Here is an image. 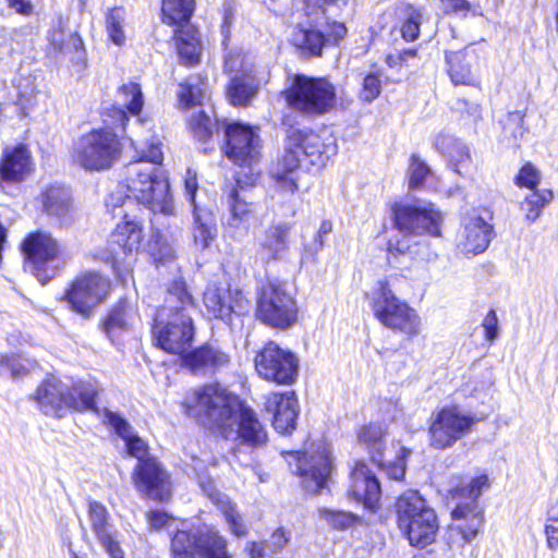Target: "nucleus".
<instances>
[{"instance_id":"f257e3e1","label":"nucleus","mask_w":558,"mask_h":558,"mask_svg":"<svg viewBox=\"0 0 558 558\" xmlns=\"http://www.w3.org/2000/svg\"><path fill=\"white\" fill-rule=\"evenodd\" d=\"M163 156L159 142L143 147L138 160L125 167L124 184H120L107 201L113 207L123 206L125 201L134 198L153 213L174 214V204L169 192L168 180L161 174L157 165Z\"/></svg>"},{"instance_id":"f03ea898","label":"nucleus","mask_w":558,"mask_h":558,"mask_svg":"<svg viewBox=\"0 0 558 558\" xmlns=\"http://www.w3.org/2000/svg\"><path fill=\"white\" fill-rule=\"evenodd\" d=\"M333 151V143L326 144L320 135L312 130L290 129L284 151L270 170L276 191L293 195L300 190L301 156L306 157L312 165H324Z\"/></svg>"},{"instance_id":"7ed1b4c3","label":"nucleus","mask_w":558,"mask_h":558,"mask_svg":"<svg viewBox=\"0 0 558 558\" xmlns=\"http://www.w3.org/2000/svg\"><path fill=\"white\" fill-rule=\"evenodd\" d=\"M348 0H302L306 22L296 26L292 44L311 56H320L327 44H338L347 35L343 23L332 21Z\"/></svg>"},{"instance_id":"20e7f679","label":"nucleus","mask_w":558,"mask_h":558,"mask_svg":"<svg viewBox=\"0 0 558 558\" xmlns=\"http://www.w3.org/2000/svg\"><path fill=\"white\" fill-rule=\"evenodd\" d=\"M192 296L183 281H173L169 289L167 306L157 312L153 336L157 345L166 352L183 353L194 338V326L190 314Z\"/></svg>"},{"instance_id":"39448f33","label":"nucleus","mask_w":558,"mask_h":558,"mask_svg":"<svg viewBox=\"0 0 558 558\" xmlns=\"http://www.w3.org/2000/svg\"><path fill=\"white\" fill-rule=\"evenodd\" d=\"M187 413L221 435L233 430V414L241 404L238 397L219 384H208L191 391L184 401Z\"/></svg>"},{"instance_id":"423d86ee","label":"nucleus","mask_w":558,"mask_h":558,"mask_svg":"<svg viewBox=\"0 0 558 558\" xmlns=\"http://www.w3.org/2000/svg\"><path fill=\"white\" fill-rule=\"evenodd\" d=\"M399 529L410 544L426 547L435 539L438 520L435 510L417 490H407L395 505Z\"/></svg>"},{"instance_id":"0eeeda50","label":"nucleus","mask_w":558,"mask_h":558,"mask_svg":"<svg viewBox=\"0 0 558 558\" xmlns=\"http://www.w3.org/2000/svg\"><path fill=\"white\" fill-rule=\"evenodd\" d=\"M122 153V143L112 128L95 129L82 135L73 147V159L86 170L109 169Z\"/></svg>"},{"instance_id":"6e6552de","label":"nucleus","mask_w":558,"mask_h":558,"mask_svg":"<svg viewBox=\"0 0 558 558\" xmlns=\"http://www.w3.org/2000/svg\"><path fill=\"white\" fill-rule=\"evenodd\" d=\"M289 458V466L301 477V484L307 493L318 495L328 488L335 469L328 444H312L303 452H290Z\"/></svg>"},{"instance_id":"1a4fd4ad","label":"nucleus","mask_w":558,"mask_h":558,"mask_svg":"<svg viewBox=\"0 0 558 558\" xmlns=\"http://www.w3.org/2000/svg\"><path fill=\"white\" fill-rule=\"evenodd\" d=\"M375 317L387 328L410 337L420 332L421 319L408 303L396 296L388 280H379L371 292Z\"/></svg>"},{"instance_id":"9d476101","label":"nucleus","mask_w":558,"mask_h":558,"mask_svg":"<svg viewBox=\"0 0 558 558\" xmlns=\"http://www.w3.org/2000/svg\"><path fill=\"white\" fill-rule=\"evenodd\" d=\"M286 100L294 110L307 114H324L336 107V87L325 77L298 74L286 90Z\"/></svg>"},{"instance_id":"9b49d317","label":"nucleus","mask_w":558,"mask_h":558,"mask_svg":"<svg viewBox=\"0 0 558 558\" xmlns=\"http://www.w3.org/2000/svg\"><path fill=\"white\" fill-rule=\"evenodd\" d=\"M488 487L487 475H480L451 490L452 497L458 500V504L452 511L454 523L450 530L458 532L465 543L471 542L483 525V512L476 501L483 490Z\"/></svg>"},{"instance_id":"f8f14e48","label":"nucleus","mask_w":558,"mask_h":558,"mask_svg":"<svg viewBox=\"0 0 558 558\" xmlns=\"http://www.w3.org/2000/svg\"><path fill=\"white\" fill-rule=\"evenodd\" d=\"M227 539L211 526L178 529L171 538L172 558H231Z\"/></svg>"},{"instance_id":"ddd939ff","label":"nucleus","mask_w":558,"mask_h":558,"mask_svg":"<svg viewBox=\"0 0 558 558\" xmlns=\"http://www.w3.org/2000/svg\"><path fill=\"white\" fill-rule=\"evenodd\" d=\"M256 316L267 326L288 329L298 319L296 302L284 284L270 280L258 293Z\"/></svg>"},{"instance_id":"4468645a","label":"nucleus","mask_w":558,"mask_h":558,"mask_svg":"<svg viewBox=\"0 0 558 558\" xmlns=\"http://www.w3.org/2000/svg\"><path fill=\"white\" fill-rule=\"evenodd\" d=\"M476 423L475 416L458 405L442 407L429 420L428 435L430 447L444 450L471 433Z\"/></svg>"},{"instance_id":"2eb2a0df","label":"nucleus","mask_w":558,"mask_h":558,"mask_svg":"<svg viewBox=\"0 0 558 558\" xmlns=\"http://www.w3.org/2000/svg\"><path fill=\"white\" fill-rule=\"evenodd\" d=\"M109 291L110 280L100 272L88 270L74 278L65 292V300L74 312L89 316L107 299Z\"/></svg>"},{"instance_id":"dca6fc26","label":"nucleus","mask_w":558,"mask_h":558,"mask_svg":"<svg viewBox=\"0 0 558 558\" xmlns=\"http://www.w3.org/2000/svg\"><path fill=\"white\" fill-rule=\"evenodd\" d=\"M299 357L290 350L270 341L255 356L260 377L278 385H292L299 375Z\"/></svg>"},{"instance_id":"f3484780","label":"nucleus","mask_w":558,"mask_h":558,"mask_svg":"<svg viewBox=\"0 0 558 558\" xmlns=\"http://www.w3.org/2000/svg\"><path fill=\"white\" fill-rule=\"evenodd\" d=\"M27 265L34 276L46 283L54 275L50 264L63 255L62 245L49 232L36 231L31 233L23 242Z\"/></svg>"},{"instance_id":"a211bd4d","label":"nucleus","mask_w":558,"mask_h":558,"mask_svg":"<svg viewBox=\"0 0 558 558\" xmlns=\"http://www.w3.org/2000/svg\"><path fill=\"white\" fill-rule=\"evenodd\" d=\"M226 134V156L242 167H253L262 157V141L256 129L240 122L229 123Z\"/></svg>"},{"instance_id":"6ab92c4d","label":"nucleus","mask_w":558,"mask_h":558,"mask_svg":"<svg viewBox=\"0 0 558 558\" xmlns=\"http://www.w3.org/2000/svg\"><path fill=\"white\" fill-rule=\"evenodd\" d=\"M441 215L432 203L418 201L414 204H401L395 208L396 226L409 234L438 236L440 234Z\"/></svg>"},{"instance_id":"aec40b11","label":"nucleus","mask_w":558,"mask_h":558,"mask_svg":"<svg viewBox=\"0 0 558 558\" xmlns=\"http://www.w3.org/2000/svg\"><path fill=\"white\" fill-rule=\"evenodd\" d=\"M204 305L215 318L221 319L230 326L234 317L248 313L251 304L242 290L238 287L208 286L204 293Z\"/></svg>"},{"instance_id":"412c9836","label":"nucleus","mask_w":558,"mask_h":558,"mask_svg":"<svg viewBox=\"0 0 558 558\" xmlns=\"http://www.w3.org/2000/svg\"><path fill=\"white\" fill-rule=\"evenodd\" d=\"M133 482L137 490L150 499L162 501L170 496L169 476L155 458L136 464Z\"/></svg>"},{"instance_id":"4be33fe9","label":"nucleus","mask_w":558,"mask_h":558,"mask_svg":"<svg viewBox=\"0 0 558 558\" xmlns=\"http://www.w3.org/2000/svg\"><path fill=\"white\" fill-rule=\"evenodd\" d=\"M109 519L110 514L102 504L98 501L89 502L88 521L97 542L111 558H124L118 533Z\"/></svg>"},{"instance_id":"5701e85b","label":"nucleus","mask_w":558,"mask_h":558,"mask_svg":"<svg viewBox=\"0 0 558 558\" xmlns=\"http://www.w3.org/2000/svg\"><path fill=\"white\" fill-rule=\"evenodd\" d=\"M183 363L194 375L213 376L227 368L231 357L216 345L204 344L186 353Z\"/></svg>"},{"instance_id":"b1692460","label":"nucleus","mask_w":558,"mask_h":558,"mask_svg":"<svg viewBox=\"0 0 558 558\" xmlns=\"http://www.w3.org/2000/svg\"><path fill=\"white\" fill-rule=\"evenodd\" d=\"M265 410L272 416V425L280 434H289L295 428L299 410L294 392L268 393Z\"/></svg>"},{"instance_id":"393cba45","label":"nucleus","mask_w":558,"mask_h":558,"mask_svg":"<svg viewBox=\"0 0 558 558\" xmlns=\"http://www.w3.org/2000/svg\"><path fill=\"white\" fill-rule=\"evenodd\" d=\"M349 495L368 509L378 505L381 495L379 482L363 462H357L351 473Z\"/></svg>"},{"instance_id":"a878e982","label":"nucleus","mask_w":558,"mask_h":558,"mask_svg":"<svg viewBox=\"0 0 558 558\" xmlns=\"http://www.w3.org/2000/svg\"><path fill=\"white\" fill-rule=\"evenodd\" d=\"M233 417V430L222 435L225 438H240L242 442L252 447H259L266 442L267 433L252 409L241 403Z\"/></svg>"},{"instance_id":"bb28decb","label":"nucleus","mask_w":558,"mask_h":558,"mask_svg":"<svg viewBox=\"0 0 558 558\" xmlns=\"http://www.w3.org/2000/svg\"><path fill=\"white\" fill-rule=\"evenodd\" d=\"M68 385L50 378L37 387L34 399L45 415L62 417L68 410Z\"/></svg>"},{"instance_id":"cd10ccee","label":"nucleus","mask_w":558,"mask_h":558,"mask_svg":"<svg viewBox=\"0 0 558 558\" xmlns=\"http://www.w3.org/2000/svg\"><path fill=\"white\" fill-rule=\"evenodd\" d=\"M33 171V161L25 145L7 147L0 160V182L17 183L24 181Z\"/></svg>"},{"instance_id":"c85d7f7f","label":"nucleus","mask_w":558,"mask_h":558,"mask_svg":"<svg viewBox=\"0 0 558 558\" xmlns=\"http://www.w3.org/2000/svg\"><path fill=\"white\" fill-rule=\"evenodd\" d=\"M492 238V226L481 217H471L458 236L457 247L464 255L483 253Z\"/></svg>"},{"instance_id":"c756f323","label":"nucleus","mask_w":558,"mask_h":558,"mask_svg":"<svg viewBox=\"0 0 558 558\" xmlns=\"http://www.w3.org/2000/svg\"><path fill=\"white\" fill-rule=\"evenodd\" d=\"M447 72L454 85L477 86V56L472 49L451 51L446 54Z\"/></svg>"},{"instance_id":"7c9ffc66","label":"nucleus","mask_w":558,"mask_h":558,"mask_svg":"<svg viewBox=\"0 0 558 558\" xmlns=\"http://www.w3.org/2000/svg\"><path fill=\"white\" fill-rule=\"evenodd\" d=\"M434 146L454 172L463 174L471 168L472 157L470 149L460 138L449 133L440 132L435 137Z\"/></svg>"},{"instance_id":"2f4dec72","label":"nucleus","mask_w":558,"mask_h":558,"mask_svg":"<svg viewBox=\"0 0 558 558\" xmlns=\"http://www.w3.org/2000/svg\"><path fill=\"white\" fill-rule=\"evenodd\" d=\"M104 418L105 423L125 441L128 453L137 459V464H141V462H145L147 458H150L148 456L147 444L133 433L132 426L124 417L119 413L105 410Z\"/></svg>"},{"instance_id":"473e14b6","label":"nucleus","mask_w":558,"mask_h":558,"mask_svg":"<svg viewBox=\"0 0 558 558\" xmlns=\"http://www.w3.org/2000/svg\"><path fill=\"white\" fill-rule=\"evenodd\" d=\"M198 481L203 492L213 500L220 513L223 515L229 531L235 536H244L246 534V527L243 519L229 498L216 489L210 478L205 480L199 477Z\"/></svg>"},{"instance_id":"72a5a7b5","label":"nucleus","mask_w":558,"mask_h":558,"mask_svg":"<svg viewBox=\"0 0 558 558\" xmlns=\"http://www.w3.org/2000/svg\"><path fill=\"white\" fill-rule=\"evenodd\" d=\"M253 222L252 204L242 199L238 192H232L230 196V214L226 219L227 231L234 238H241L247 234Z\"/></svg>"},{"instance_id":"f704fd0d","label":"nucleus","mask_w":558,"mask_h":558,"mask_svg":"<svg viewBox=\"0 0 558 558\" xmlns=\"http://www.w3.org/2000/svg\"><path fill=\"white\" fill-rule=\"evenodd\" d=\"M50 46L58 52L74 54L73 58L81 60L84 56V45L77 33L66 32V23L58 17L49 32Z\"/></svg>"},{"instance_id":"c9c22d12","label":"nucleus","mask_w":558,"mask_h":558,"mask_svg":"<svg viewBox=\"0 0 558 558\" xmlns=\"http://www.w3.org/2000/svg\"><path fill=\"white\" fill-rule=\"evenodd\" d=\"M143 240V230L138 221L124 217L111 233L110 243L118 245L125 254L137 251Z\"/></svg>"},{"instance_id":"e433bc0d","label":"nucleus","mask_w":558,"mask_h":558,"mask_svg":"<svg viewBox=\"0 0 558 558\" xmlns=\"http://www.w3.org/2000/svg\"><path fill=\"white\" fill-rule=\"evenodd\" d=\"M290 228L287 225L269 227L260 244V255L265 260L280 259L288 250V235Z\"/></svg>"},{"instance_id":"4c0bfd02","label":"nucleus","mask_w":558,"mask_h":558,"mask_svg":"<svg viewBox=\"0 0 558 558\" xmlns=\"http://www.w3.org/2000/svg\"><path fill=\"white\" fill-rule=\"evenodd\" d=\"M41 204L47 214L57 217H66L73 209L69 190L60 185L49 186L41 194Z\"/></svg>"},{"instance_id":"58836bf2","label":"nucleus","mask_w":558,"mask_h":558,"mask_svg":"<svg viewBox=\"0 0 558 558\" xmlns=\"http://www.w3.org/2000/svg\"><path fill=\"white\" fill-rule=\"evenodd\" d=\"M385 434L379 424L363 426L357 434L359 442L368 450L372 460L378 465H384Z\"/></svg>"},{"instance_id":"ea45409f","label":"nucleus","mask_w":558,"mask_h":558,"mask_svg":"<svg viewBox=\"0 0 558 558\" xmlns=\"http://www.w3.org/2000/svg\"><path fill=\"white\" fill-rule=\"evenodd\" d=\"M258 90L256 74L231 76L228 86V97L233 106H247Z\"/></svg>"},{"instance_id":"a19ab883","label":"nucleus","mask_w":558,"mask_h":558,"mask_svg":"<svg viewBox=\"0 0 558 558\" xmlns=\"http://www.w3.org/2000/svg\"><path fill=\"white\" fill-rule=\"evenodd\" d=\"M136 314L132 304L128 301H121L108 314L102 328L109 337H112L118 331L126 330L134 324Z\"/></svg>"},{"instance_id":"79ce46f5","label":"nucleus","mask_w":558,"mask_h":558,"mask_svg":"<svg viewBox=\"0 0 558 558\" xmlns=\"http://www.w3.org/2000/svg\"><path fill=\"white\" fill-rule=\"evenodd\" d=\"M98 392V386L93 383H77L73 387H69L68 410L74 409L78 411H96L95 397L97 396Z\"/></svg>"},{"instance_id":"37998d69","label":"nucleus","mask_w":558,"mask_h":558,"mask_svg":"<svg viewBox=\"0 0 558 558\" xmlns=\"http://www.w3.org/2000/svg\"><path fill=\"white\" fill-rule=\"evenodd\" d=\"M208 95V82L199 74L191 75L180 85L179 99L185 106L201 105Z\"/></svg>"},{"instance_id":"c03bdc74","label":"nucleus","mask_w":558,"mask_h":558,"mask_svg":"<svg viewBox=\"0 0 558 558\" xmlns=\"http://www.w3.org/2000/svg\"><path fill=\"white\" fill-rule=\"evenodd\" d=\"M225 71L232 76H246L256 72L252 57L244 53L240 48H234L227 52L225 57Z\"/></svg>"},{"instance_id":"a18cd8bd","label":"nucleus","mask_w":558,"mask_h":558,"mask_svg":"<svg viewBox=\"0 0 558 558\" xmlns=\"http://www.w3.org/2000/svg\"><path fill=\"white\" fill-rule=\"evenodd\" d=\"M195 0H163L162 14L168 24L187 22L193 14Z\"/></svg>"},{"instance_id":"49530a36","label":"nucleus","mask_w":558,"mask_h":558,"mask_svg":"<svg viewBox=\"0 0 558 558\" xmlns=\"http://www.w3.org/2000/svg\"><path fill=\"white\" fill-rule=\"evenodd\" d=\"M117 98L119 104L126 108L129 113L138 116L144 106V96L140 84L129 82L121 85L118 89Z\"/></svg>"},{"instance_id":"de8ad7c7","label":"nucleus","mask_w":558,"mask_h":558,"mask_svg":"<svg viewBox=\"0 0 558 558\" xmlns=\"http://www.w3.org/2000/svg\"><path fill=\"white\" fill-rule=\"evenodd\" d=\"M553 199L550 190L531 191L521 203V209L529 222H534L542 214L543 208Z\"/></svg>"},{"instance_id":"09e8293b","label":"nucleus","mask_w":558,"mask_h":558,"mask_svg":"<svg viewBox=\"0 0 558 558\" xmlns=\"http://www.w3.org/2000/svg\"><path fill=\"white\" fill-rule=\"evenodd\" d=\"M175 40L179 56L184 62L190 64L198 62L201 43L195 33L180 31Z\"/></svg>"},{"instance_id":"8fccbe9b","label":"nucleus","mask_w":558,"mask_h":558,"mask_svg":"<svg viewBox=\"0 0 558 558\" xmlns=\"http://www.w3.org/2000/svg\"><path fill=\"white\" fill-rule=\"evenodd\" d=\"M401 35L407 41H414L418 38L420 26L422 23V13L413 5H405L400 10Z\"/></svg>"},{"instance_id":"3c124183","label":"nucleus","mask_w":558,"mask_h":558,"mask_svg":"<svg viewBox=\"0 0 558 558\" xmlns=\"http://www.w3.org/2000/svg\"><path fill=\"white\" fill-rule=\"evenodd\" d=\"M33 367V363L19 355L0 356V375L16 378L26 374Z\"/></svg>"},{"instance_id":"603ef678","label":"nucleus","mask_w":558,"mask_h":558,"mask_svg":"<svg viewBox=\"0 0 558 558\" xmlns=\"http://www.w3.org/2000/svg\"><path fill=\"white\" fill-rule=\"evenodd\" d=\"M432 177L430 168L418 156L413 155L408 170L409 189L414 190L424 186L425 182Z\"/></svg>"},{"instance_id":"864d4df0","label":"nucleus","mask_w":558,"mask_h":558,"mask_svg":"<svg viewBox=\"0 0 558 558\" xmlns=\"http://www.w3.org/2000/svg\"><path fill=\"white\" fill-rule=\"evenodd\" d=\"M318 515L328 525L333 529L344 530L354 524L356 515L352 512L333 510L329 508H319Z\"/></svg>"},{"instance_id":"5fc2aeb1","label":"nucleus","mask_w":558,"mask_h":558,"mask_svg":"<svg viewBox=\"0 0 558 558\" xmlns=\"http://www.w3.org/2000/svg\"><path fill=\"white\" fill-rule=\"evenodd\" d=\"M189 128L195 138L206 141L213 135L216 123L203 110H199L190 118Z\"/></svg>"},{"instance_id":"6e6d98bb","label":"nucleus","mask_w":558,"mask_h":558,"mask_svg":"<svg viewBox=\"0 0 558 558\" xmlns=\"http://www.w3.org/2000/svg\"><path fill=\"white\" fill-rule=\"evenodd\" d=\"M333 225L330 220H323L313 239L304 243L303 258L315 259L325 245V238L331 233Z\"/></svg>"},{"instance_id":"4d7b16f0","label":"nucleus","mask_w":558,"mask_h":558,"mask_svg":"<svg viewBox=\"0 0 558 558\" xmlns=\"http://www.w3.org/2000/svg\"><path fill=\"white\" fill-rule=\"evenodd\" d=\"M124 11L121 8L112 9L107 15V32L110 39L116 45L124 43L125 36L123 33Z\"/></svg>"},{"instance_id":"13d9d810","label":"nucleus","mask_w":558,"mask_h":558,"mask_svg":"<svg viewBox=\"0 0 558 558\" xmlns=\"http://www.w3.org/2000/svg\"><path fill=\"white\" fill-rule=\"evenodd\" d=\"M151 255L157 263L165 264L175 256V251L167 239L157 234L151 245Z\"/></svg>"},{"instance_id":"bf43d9fd","label":"nucleus","mask_w":558,"mask_h":558,"mask_svg":"<svg viewBox=\"0 0 558 558\" xmlns=\"http://www.w3.org/2000/svg\"><path fill=\"white\" fill-rule=\"evenodd\" d=\"M381 92V81L379 72L368 73L363 81L361 98L366 102H372Z\"/></svg>"},{"instance_id":"052dcab7","label":"nucleus","mask_w":558,"mask_h":558,"mask_svg":"<svg viewBox=\"0 0 558 558\" xmlns=\"http://www.w3.org/2000/svg\"><path fill=\"white\" fill-rule=\"evenodd\" d=\"M411 454V451L404 447H401L400 454L397 458V461L390 462L384 459V465H379L380 468H385L389 477L393 480H401L405 474V459Z\"/></svg>"},{"instance_id":"680f3d73","label":"nucleus","mask_w":558,"mask_h":558,"mask_svg":"<svg viewBox=\"0 0 558 558\" xmlns=\"http://www.w3.org/2000/svg\"><path fill=\"white\" fill-rule=\"evenodd\" d=\"M541 173L532 163L524 165L515 177L517 185L527 187L532 191L538 185Z\"/></svg>"},{"instance_id":"e2e57ef3","label":"nucleus","mask_w":558,"mask_h":558,"mask_svg":"<svg viewBox=\"0 0 558 558\" xmlns=\"http://www.w3.org/2000/svg\"><path fill=\"white\" fill-rule=\"evenodd\" d=\"M215 234L214 230L210 226L204 222L199 216L195 217V226L193 229V238L194 242L201 248L208 247L209 243L213 241Z\"/></svg>"},{"instance_id":"0e129e2a","label":"nucleus","mask_w":558,"mask_h":558,"mask_svg":"<svg viewBox=\"0 0 558 558\" xmlns=\"http://www.w3.org/2000/svg\"><path fill=\"white\" fill-rule=\"evenodd\" d=\"M146 520L149 529L154 531L168 529L174 522V518L172 515L161 510H151L147 512Z\"/></svg>"},{"instance_id":"69168bd1","label":"nucleus","mask_w":558,"mask_h":558,"mask_svg":"<svg viewBox=\"0 0 558 558\" xmlns=\"http://www.w3.org/2000/svg\"><path fill=\"white\" fill-rule=\"evenodd\" d=\"M498 317L494 310H490L484 317L482 326L485 331V338L489 342L495 341L499 336Z\"/></svg>"},{"instance_id":"338daca9","label":"nucleus","mask_w":558,"mask_h":558,"mask_svg":"<svg viewBox=\"0 0 558 558\" xmlns=\"http://www.w3.org/2000/svg\"><path fill=\"white\" fill-rule=\"evenodd\" d=\"M510 131L514 141L521 138L524 134L523 117L520 112H512L508 116L505 132Z\"/></svg>"},{"instance_id":"774afa93","label":"nucleus","mask_w":558,"mask_h":558,"mask_svg":"<svg viewBox=\"0 0 558 558\" xmlns=\"http://www.w3.org/2000/svg\"><path fill=\"white\" fill-rule=\"evenodd\" d=\"M416 57L415 49H405L403 51H398L396 53H389L386 57V63L390 68L402 66L407 64L410 59H414Z\"/></svg>"}]
</instances>
